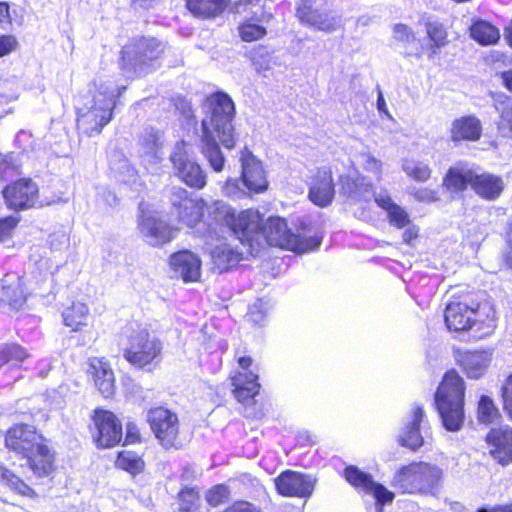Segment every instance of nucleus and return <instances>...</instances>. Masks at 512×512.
Returning <instances> with one entry per match:
<instances>
[{"mask_svg": "<svg viewBox=\"0 0 512 512\" xmlns=\"http://www.w3.org/2000/svg\"><path fill=\"white\" fill-rule=\"evenodd\" d=\"M17 170V157L13 152L0 156V181L14 176Z\"/></svg>", "mask_w": 512, "mask_h": 512, "instance_id": "obj_56", "label": "nucleus"}, {"mask_svg": "<svg viewBox=\"0 0 512 512\" xmlns=\"http://www.w3.org/2000/svg\"><path fill=\"white\" fill-rule=\"evenodd\" d=\"M486 441L491 447L490 454L502 466L512 463V428L502 426L491 429L486 435Z\"/></svg>", "mask_w": 512, "mask_h": 512, "instance_id": "obj_20", "label": "nucleus"}, {"mask_svg": "<svg viewBox=\"0 0 512 512\" xmlns=\"http://www.w3.org/2000/svg\"><path fill=\"white\" fill-rule=\"evenodd\" d=\"M321 242L322 238L318 236L303 237L293 233L288 229L285 219L281 217H269L264 223L262 215L258 212L256 227L247 229L244 245L253 250L265 243L303 254L317 250Z\"/></svg>", "mask_w": 512, "mask_h": 512, "instance_id": "obj_2", "label": "nucleus"}, {"mask_svg": "<svg viewBox=\"0 0 512 512\" xmlns=\"http://www.w3.org/2000/svg\"><path fill=\"white\" fill-rule=\"evenodd\" d=\"M239 15H243L244 22L239 26V34L243 41L252 42L263 38L266 34V28L257 23H261L260 21L250 20L247 18L249 16V10L245 13H238Z\"/></svg>", "mask_w": 512, "mask_h": 512, "instance_id": "obj_48", "label": "nucleus"}, {"mask_svg": "<svg viewBox=\"0 0 512 512\" xmlns=\"http://www.w3.org/2000/svg\"><path fill=\"white\" fill-rule=\"evenodd\" d=\"M469 30L471 38L484 46L495 44L500 38L498 28L482 19L475 20Z\"/></svg>", "mask_w": 512, "mask_h": 512, "instance_id": "obj_44", "label": "nucleus"}, {"mask_svg": "<svg viewBox=\"0 0 512 512\" xmlns=\"http://www.w3.org/2000/svg\"><path fill=\"white\" fill-rule=\"evenodd\" d=\"M231 0H186L187 9L201 19H213L221 15Z\"/></svg>", "mask_w": 512, "mask_h": 512, "instance_id": "obj_36", "label": "nucleus"}, {"mask_svg": "<svg viewBox=\"0 0 512 512\" xmlns=\"http://www.w3.org/2000/svg\"><path fill=\"white\" fill-rule=\"evenodd\" d=\"M423 46L417 38L413 39V42L405 44L403 46V56L404 57H415L420 59L422 57Z\"/></svg>", "mask_w": 512, "mask_h": 512, "instance_id": "obj_62", "label": "nucleus"}, {"mask_svg": "<svg viewBox=\"0 0 512 512\" xmlns=\"http://www.w3.org/2000/svg\"><path fill=\"white\" fill-rule=\"evenodd\" d=\"M93 380L99 392L105 398L111 397L115 392V378L112 369L101 361L91 364Z\"/></svg>", "mask_w": 512, "mask_h": 512, "instance_id": "obj_39", "label": "nucleus"}, {"mask_svg": "<svg viewBox=\"0 0 512 512\" xmlns=\"http://www.w3.org/2000/svg\"><path fill=\"white\" fill-rule=\"evenodd\" d=\"M274 482L277 492L284 497L308 498L314 491L316 479L309 474L285 470L274 479Z\"/></svg>", "mask_w": 512, "mask_h": 512, "instance_id": "obj_14", "label": "nucleus"}, {"mask_svg": "<svg viewBox=\"0 0 512 512\" xmlns=\"http://www.w3.org/2000/svg\"><path fill=\"white\" fill-rule=\"evenodd\" d=\"M230 495L229 487L225 484L213 486L206 492L205 499L209 505L216 507L228 500Z\"/></svg>", "mask_w": 512, "mask_h": 512, "instance_id": "obj_55", "label": "nucleus"}, {"mask_svg": "<svg viewBox=\"0 0 512 512\" xmlns=\"http://www.w3.org/2000/svg\"><path fill=\"white\" fill-rule=\"evenodd\" d=\"M38 187L31 179H21L6 186L3 196L8 208L20 211L36 203Z\"/></svg>", "mask_w": 512, "mask_h": 512, "instance_id": "obj_19", "label": "nucleus"}, {"mask_svg": "<svg viewBox=\"0 0 512 512\" xmlns=\"http://www.w3.org/2000/svg\"><path fill=\"white\" fill-rule=\"evenodd\" d=\"M476 171L465 166H453L448 169L443 185L450 191L462 192L468 186L472 188Z\"/></svg>", "mask_w": 512, "mask_h": 512, "instance_id": "obj_35", "label": "nucleus"}, {"mask_svg": "<svg viewBox=\"0 0 512 512\" xmlns=\"http://www.w3.org/2000/svg\"><path fill=\"white\" fill-rule=\"evenodd\" d=\"M205 205L202 199L185 200L182 209L176 212L179 222L190 228L197 226L204 217Z\"/></svg>", "mask_w": 512, "mask_h": 512, "instance_id": "obj_42", "label": "nucleus"}, {"mask_svg": "<svg viewBox=\"0 0 512 512\" xmlns=\"http://www.w3.org/2000/svg\"><path fill=\"white\" fill-rule=\"evenodd\" d=\"M296 15L302 25L327 34L343 27L342 16L328 8L327 0H300Z\"/></svg>", "mask_w": 512, "mask_h": 512, "instance_id": "obj_10", "label": "nucleus"}, {"mask_svg": "<svg viewBox=\"0 0 512 512\" xmlns=\"http://www.w3.org/2000/svg\"><path fill=\"white\" fill-rule=\"evenodd\" d=\"M503 409L512 420V373L502 386Z\"/></svg>", "mask_w": 512, "mask_h": 512, "instance_id": "obj_59", "label": "nucleus"}, {"mask_svg": "<svg viewBox=\"0 0 512 512\" xmlns=\"http://www.w3.org/2000/svg\"><path fill=\"white\" fill-rule=\"evenodd\" d=\"M0 301L14 311L22 308L26 302V296L19 278L12 283H9L8 279L3 280L0 290Z\"/></svg>", "mask_w": 512, "mask_h": 512, "instance_id": "obj_40", "label": "nucleus"}, {"mask_svg": "<svg viewBox=\"0 0 512 512\" xmlns=\"http://www.w3.org/2000/svg\"><path fill=\"white\" fill-rule=\"evenodd\" d=\"M165 44L155 37L132 38L121 50L120 66L128 78L141 77L156 71Z\"/></svg>", "mask_w": 512, "mask_h": 512, "instance_id": "obj_6", "label": "nucleus"}, {"mask_svg": "<svg viewBox=\"0 0 512 512\" xmlns=\"http://www.w3.org/2000/svg\"><path fill=\"white\" fill-rule=\"evenodd\" d=\"M465 382L452 369L447 371L435 394L434 405L443 428L449 432L459 431L465 419Z\"/></svg>", "mask_w": 512, "mask_h": 512, "instance_id": "obj_4", "label": "nucleus"}, {"mask_svg": "<svg viewBox=\"0 0 512 512\" xmlns=\"http://www.w3.org/2000/svg\"><path fill=\"white\" fill-rule=\"evenodd\" d=\"M343 475L351 486L371 495L375 499V504H391L395 498L394 492L376 482L370 473L360 470L357 466H347Z\"/></svg>", "mask_w": 512, "mask_h": 512, "instance_id": "obj_13", "label": "nucleus"}, {"mask_svg": "<svg viewBox=\"0 0 512 512\" xmlns=\"http://www.w3.org/2000/svg\"><path fill=\"white\" fill-rule=\"evenodd\" d=\"M425 417L423 407L416 406L411 417L403 423L398 433V443L411 451H417L424 444V438L420 431V424Z\"/></svg>", "mask_w": 512, "mask_h": 512, "instance_id": "obj_25", "label": "nucleus"}, {"mask_svg": "<svg viewBox=\"0 0 512 512\" xmlns=\"http://www.w3.org/2000/svg\"><path fill=\"white\" fill-rule=\"evenodd\" d=\"M18 41L13 35L0 36V58L9 55L16 50Z\"/></svg>", "mask_w": 512, "mask_h": 512, "instance_id": "obj_60", "label": "nucleus"}, {"mask_svg": "<svg viewBox=\"0 0 512 512\" xmlns=\"http://www.w3.org/2000/svg\"><path fill=\"white\" fill-rule=\"evenodd\" d=\"M25 348L16 343L0 345V368L6 364L15 366L28 358Z\"/></svg>", "mask_w": 512, "mask_h": 512, "instance_id": "obj_49", "label": "nucleus"}, {"mask_svg": "<svg viewBox=\"0 0 512 512\" xmlns=\"http://www.w3.org/2000/svg\"><path fill=\"white\" fill-rule=\"evenodd\" d=\"M220 144L216 135L207 133L200 135V151L210 168L216 173L222 172L226 163Z\"/></svg>", "mask_w": 512, "mask_h": 512, "instance_id": "obj_32", "label": "nucleus"}, {"mask_svg": "<svg viewBox=\"0 0 512 512\" xmlns=\"http://www.w3.org/2000/svg\"><path fill=\"white\" fill-rule=\"evenodd\" d=\"M214 268L223 273L236 266L242 259V253L227 243L215 246L211 251Z\"/></svg>", "mask_w": 512, "mask_h": 512, "instance_id": "obj_37", "label": "nucleus"}, {"mask_svg": "<svg viewBox=\"0 0 512 512\" xmlns=\"http://www.w3.org/2000/svg\"><path fill=\"white\" fill-rule=\"evenodd\" d=\"M147 421L163 448L177 450L182 447L178 437L179 421L175 413L163 407L153 408L148 412Z\"/></svg>", "mask_w": 512, "mask_h": 512, "instance_id": "obj_11", "label": "nucleus"}, {"mask_svg": "<svg viewBox=\"0 0 512 512\" xmlns=\"http://www.w3.org/2000/svg\"><path fill=\"white\" fill-rule=\"evenodd\" d=\"M492 355L493 350L467 351L461 355L459 362L468 378L479 379L486 373Z\"/></svg>", "mask_w": 512, "mask_h": 512, "instance_id": "obj_27", "label": "nucleus"}, {"mask_svg": "<svg viewBox=\"0 0 512 512\" xmlns=\"http://www.w3.org/2000/svg\"><path fill=\"white\" fill-rule=\"evenodd\" d=\"M170 266L177 277L184 282L197 281L201 274L200 258L188 250L176 252L170 256Z\"/></svg>", "mask_w": 512, "mask_h": 512, "instance_id": "obj_26", "label": "nucleus"}, {"mask_svg": "<svg viewBox=\"0 0 512 512\" xmlns=\"http://www.w3.org/2000/svg\"><path fill=\"white\" fill-rule=\"evenodd\" d=\"M393 35L396 41L402 43L404 46L410 42H413V39L416 38L413 30L402 23H397L393 27Z\"/></svg>", "mask_w": 512, "mask_h": 512, "instance_id": "obj_57", "label": "nucleus"}, {"mask_svg": "<svg viewBox=\"0 0 512 512\" xmlns=\"http://www.w3.org/2000/svg\"><path fill=\"white\" fill-rule=\"evenodd\" d=\"M20 466L27 467L35 478L49 477L55 470V457L50 448L42 442L20 457Z\"/></svg>", "mask_w": 512, "mask_h": 512, "instance_id": "obj_17", "label": "nucleus"}, {"mask_svg": "<svg viewBox=\"0 0 512 512\" xmlns=\"http://www.w3.org/2000/svg\"><path fill=\"white\" fill-rule=\"evenodd\" d=\"M425 26L427 35L435 48H441L447 44V32L442 23L428 21Z\"/></svg>", "mask_w": 512, "mask_h": 512, "instance_id": "obj_54", "label": "nucleus"}, {"mask_svg": "<svg viewBox=\"0 0 512 512\" xmlns=\"http://www.w3.org/2000/svg\"><path fill=\"white\" fill-rule=\"evenodd\" d=\"M239 162L240 177L228 178L222 187V193L231 199L240 200L267 191L269 182L264 166L248 147L241 150Z\"/></svg>", "mask_w": 512, "mask_h": 512, "instance_id": "obj_7", "label": "nucleus"}, {"mask_svg": "<svg viewBox=\"0 0 512 512\" xmlns=\"http://www.w3.org/2000/svg\"><path fill=\"white\" fill-rule=\"evenodd\" d=\"M125 89L111 79L95 80L76 106L78 130L87 136L100 134L112 120L116 99Z\"/></svg>", "mask_w": 512, "mask_h": 512, "instance_id": "obj_1", "label": "nucleus"}, {"mask_svg": "<svg viewBox=\"0 0 512 512\" xmlns=\"http://www.w3.org/2000/svg\"><path fill=\"white\" fill-rule=\"evenodd\" d=\"M493 107L499 114L497 129L501 136L512 138V97L505 93L491 94Z\"/></svg>", "mask_w": 512, "mask_h": 512, "instance_id": "obj_34", "label": "nucleus"}, {"mask_svg": "<svg viewBox=\"0 0 512 512\" xmlns=\"http://www.w3.org/2000/svg\"><path fill=\"white\" fill-rule=\"evenodd\" d=\"M482 124L474 115L462 116L453 120L450 138L453 142L477 141L481 137Z\"/></svg>", "mask_w": 512, "mask_h": 512, "instance_id": "obj_30", "label": "nucleus"}, {"mask_svg": "<svg viewBox=\"0 0 512 512\" xmlns=\"http://www.w3.org/2000/svg\"><path fill=\"white\" fill-rule=\"evenodd\" d=\"M474 310L471 306V298L451 301L444 311V319L450 331L464 332L471 330V317Z\"/></svg>", "mask_w": 512, "mask_h": 512, "instance_id": "obj_23", "label": "nucleus"}, {"mask_svg": "<svg viewBox=\"0 0 512 512\" xmlns=\"http://www.w3.org/2000/svg\"><path fill=\"white\" fill-rule=\"evenodd\" d=\"M139 230L145 241L151 246H161L175 238L177 229H173L157 213L142 211Z\"/></svg>", "mask_w": 512, "mask_h": 512, "instance_id": "obj_15", "label": "nucleus"}, {"mask_svg": "<svg viewBox=\"0 0 512 512\" xmlns=\"http://www.w3.org/2000/svg\"><path fill=\"white\" fill-rule=\"evenodd\" d=\"M0 482L23 496L33 497L35 495L34 490L29 485L2 465H0Z\"/></svg>", "mask_w": 512, "mask_h": 512, "instance_id": "obj_47", "label": "nucleus"}, {"mask_svg": "<svg viewBox=\"0 0 512 512\" xmlns=\"http://www.w3.org/2000/svg\"><path fill=\"white\" fill-rule=\"evenodd\" d=\"M340 184L341 193L353 202H367L371 197L375 198V195L377 194L373 191L372 183L363 176L356 178L341 176Z\"/></svg>", "mask_w": 512, "mask_h": 512, "instance_id": "obj_29", "label": "nucleus"}, {"mask_svg": "<svg viewBox=\"0 0 512 512\" xmlns=\"http://www.w3.org/2000/svg\"><path fill=\"white\" fill-rule=\"evenodd\" d=\"M108 159L109 168L118 181L129 183L135 179L137 171L121 150L113 149L109 153Z\"/></svg>", "mask_w": 512, "mask_h": 512, "instance_id": "obj_38", "label": "nucleus"}, {"mask_svg": "<svg viewBox=\"0 0 512 512\" xmlns=\"http://www.w3.org/2000/svg\"><path fill=\"white\" fill-rule=\"evenodd\" d=\"M443 478V470L431 463L413 462L401 467L391 485L402 494L435 495Z\"/></svg>", "mask_w": 512, "mask_h": 512, "instance_id": "obj_8", "label": "nucleus"}, {"mask_svg": "<svg viewBox=\"0 0 512 512\" xmlns=\"http://www.w3.org/2000/svg\"><path fill=\"white\" fill-rule=\"evenodd\" d=\"M18 222L19 219L13 216L0 219V242L11 234Z\"/></svg>", "mask_w": 512, "mask_h": 512, "instance_id": "obj_61", "label": "nucleus"}, {"mask_svg": "<svg viewBox=\"0 0 512 512\" xmlns=\"http://www.w3.org/2000/svg\"><path fill=\"white\" fill-rule=\"evenodd\" d=\"M141 441V435L140 430L138 426L133 422H127L126 423V432H125V439L124 444H135L139 443Z\"/></svg>", "mask_w": 512, "mask_h": 512, "instance_id": "obj_64", "label": "nucleus"}, {"mask_svg": "<svg viewBox=\"0 0 512 512\" xmlns=\"http://www.w3.org/2000/svg\"><path fill=\"white\" fill-rule=\"evenodd\" d=\"M473 179L472 190L481 199L487 201L497 200L505 188L503 179L500 176L488 172L478 173L476 171L475 178Z\"/></svg>", "mask_w": 512, "mask_h": 512, "instance_id": "obj_28", "label": "nucleus"}, {"mask_svg": "<svg viewBox=\"0 0 512 512\" xmlns=\"http://www.w3.org/2000/svg\"><path fill=\"white\" fill-rule=\"evenodd\" d=\"M308 196L319 207L331 204L335 196V185L330 169L321 168L317 171L310 183Z\"/></svg>", "mask_w": 512, "mask_h": 512, "instance_id": "obj_24", "label": "nucleus"}, {"mask_svg": "<svg viewBox=\"0 0 512 512\" xmlns=\"http://www.w3.org/2000/svg\"><path fill=\"white\" fill-rule=\"evenodd\" d=\"M88 312L89 309L84 303L74 302L70 307L63 311V322L66 326L77 331L79 326L85 324Z\"/></svg>", "mask_w": 512, "mask_h": 512, "instance_id": "obj_46", "label": "nucleus"}, {"mask_svg": "<svg viewBox=\"0 0 512 512\" xmlns=\"http://www.w3.org/2000/svg\"><path fill=\"white\" fill-rule=\"evenodd\" d=\"M231 10L234 13H245L249 10L247 18L250 20L269 22L272 19V14L264 9V0H237L232 3Z\"/></svg>", "mask_w": 512, "mask_h": 512, "instance_id": "obj_43", "label": "nucleus"}, {"mask_svg": "<svg viewBox=\"0 0 512 512\" xmlns=\"http://www.w3.org/2000/svg\"><path fill=\"white\" fill-rule=\"evenodd\" d=\"M41 440L42 436L36 432L33 426L18 424L7 431L5 445L21 457Z\"/></svg>", "mask_w": 512, "mask_h": 512, "instance_id": "obj_22", "label": "nucleus"}, {"mask_svg": "<svg viewBox=\"0 0 512 512\" xmlns=\"http://www.w3.org/2000/svg\"><path fill=\"white\" fill-rule=\"evenodd\" d=\"M477 417L484 424L493 423L499 417V410L494 401L487 395H482L478 402Z\"/></svg>", "mask_w": 512, "mask_h": 512, "instance_id": "obj_51", "label": "nucleus"}, {"mask_svg": "<svg viewBox=\"0 0 512 512\" xmlns=\"http://www.w3.org/2000/svg\"><path fill=\"white\" fill-rule=\"evenodd\" d=\"M170 161L177 176L188 186L202 189L206 185L207 175L202 167L189 158L184 141L175 144Z\"/></svg>", "mask_w": 512, "mask_h": 512, "instance_id": "obj_12", "label": "nucleus"}, {"mask_svg": "<svg viewBox=\"0 0 512 512\" xmlns=\"http://www.w3.org/2000/svg\"><path fill=\"white\" fill-rule=\"evenodd\" d=\"M272 308L268 299H257L248 310V320L256 325H263L269 310Z\"/></svg>", "mask_w": 512, "mask_h": 512, "instance_id": "obj_53", "label": "nucleus"}, {"mask_svg": "<svg viewBox=\"0 0 512 512\" xmlns=\"http://www.w3.org/2000/svg\"><path fill=\"white\" fill-rule=\"evenodd\" d=\"M163 343L145 328H131L123 356L132 366L150 371L161 360Z\"/></svg>", "mask_w": 512, "mask_h": 512, "instance_id": "obj_9", "label": "nucleus"}, {"mask_svg": "<svg viewBox=\"0 0 512 512\" xmlns=\"http://www.w3.org/2000/svg\"><path fill=\"white\" fill-rule=\"evenodd\" d=\"M164 133L146 126L138 135L137 154L143 164L157 165L163 159Z\"/></svg>", "mask_w": 512, "mask_h": 512, "instance_id": "obj_18", "label": "nucleus"}, {"mask_svg": "<svg viewBox=\"0 0 512 512\" xmlns=\"http://www.w3.org/2000/svg\"><path fill=\"white\" fill-rule=\"evenodd\" d=\"M180 512H195L199 508V491L194 487H184L179 492Z\"/></svg>", "mask_w": 512, "mask_h": 512, "instance_id": "obj_52", "label": "nucleus"}, {"mask_svg": "<svg viewBox=\"0 0 512 512\" xmlns=\"http://www.w3.org/2000/svg\"><path fill=\"white\" fill-rule=\"evenodd\" d=\"M250 59L255 70L267 77V72L279 65V58L274 55V50L264 45H257L250 51Z\"/></svg>", "mask_w": 512, "mask_h": 512, "instance_id": "obj_41", "label": "nucleus"}, {"mask_svg": "<svg viewBox=\"0 0 512 512\" xmlns=\"http://www.w3.org/2000/svg\"><path fill=\"white\" fill-rule=\"evenodd\" d=\"M202 110L201 134L216 135L225 149H233L236 146L233 124L236 106L233 99L224 91H216L206 97Z\"/></svg>", "mask_w": 512, "mask_h": 512, "instance_id": "obj_3", "label": "nucleus"}, {"mask_svg": "<svg viewBox=\"0 0 512 512\" xmlns=\"http://www.w3.org/2000/svg\"><path fill=\"white\" fill-rule=\"evenodd\" d=\"M207 214L203 225L207 226V237L219 238L225 229L232 232L239 241L244 244L247 239V229L256 227L258 211L253 209L243 210L239 213L222 200H215L205 205Z\"/></svg>", "mask_w": 512, "mask_h": 512, "instance_id": "obj_5", "label": "nucleus"}, {"mask_svg": "<svg viewBox=\"0 0 512 512\" xmlns=\"http://www.w3.org/2000/svg\"><path fill=\"white\" fill-rule=\"evenodd\" d=\"M402 170L408 177L417 182L428 181L432 173V170L427 163L414 159L403 160Z\"/></svg>", "mask_w": 512, "mask_h": 512, "instance_id": "obj_50", "label": "nucleus"}, {"mask_svg": "<svg viewBox=\"0 0 512 512\" xmlns=\"http://www.w3.org/2000/svg\"><path fill=\"white\" fill-rule=\"evenodd\" d=\"M232 385L234 387V397L238 402L245 405L254 402V398L260 389L258 375L252 372L238 373L232 378Z\"/></svg>", "mask_w": 512, "mask_h": 512, "instance_id": "obj_31", "label": "nucleus"}, {"mask_svg": "<svg viewBox=\"0 0 512 512\" xmlns=\"http://www.w3.org/2000/svg\"><path fill=\"white\" fill-rule=\"evenodd\" d=\"M14 143L22 151H27L33 145L32 134L25 130H20L15 137Z\"/></svg>", "mask_w": 512, "mask_h": 512, "instance_id": "obj_63", "label": "nucleus"}, {"mask_svg": "<svg viewBox=\"0 0 512 512\" xmlns=\"http://www.w3.org/2000/svg\"><path fill=\"white\" fill-rule=\"evenodd\" d=\"M375 203L383 209L391 226L403 229L410 223L407 211L395 203L387 191H380L375 195Z\"/></svg>", "mask_w": 512, "mask_h": 512, "instance_id": "obj_33", "label": "nucleus"}, {"mask_svg": "<svg viewBox=\"0 0 512 512\" xmlns=\"http://www.w3.org/2000/svg\"><path fill=\"white\" fill-rule=\"evenodd\" d=\"M185 200H193V198L189 197L187 190L181 187H173L171 189L170 202L175 213L182 209Z\"/></svg>", "mask_w": 512, "mask_h": 512, "instance_id": "obj_58", "label": "nucleus"}, {"mask_svg": "<svg viewBox=\"0 0 512 512\" xmlns=\"http://www.w3.org/2000/svg\"><path fill=\"white\" fill-rule=\"evenodd\" d=\"M471 306L474 310L471 321V330L474 337L484 338L491 335L496 328V313L491 302L476 301L471 298Z\"/></svg>", "mask_w": 512, "mask_h": 512, "instance_id": "obj_21", "label": "nucleus"}, {"mask_svg": "<svg viewBox=\"0 0 512 512\" xmlns=\"http://www.w3.org/2000/svg\"><path fill=\"white\" fill-rule=\"evenodd\" d=\"M115 463L118 468L132 475L141 473L145 467L142 457L138 453L130 450L120 451Z\"/></svg>", "mask_w": 512, "mask_h": 512, "instance_id": "obj_45", "label": "nucleus"}, {"mask_svg": "<svg viewBox=\"0 0 512 512\" xmlns=\"http://www.w3.org/2000/svg\"><path fill=\"white\" fill-rule=\"evenodd\" d=\"M93 422L97 431L94 437L99 447L110 448L121 441L122 426L114 413L97 409L93 415Z\"/></svg>", "mask_w": 512, "mask_h": 512, "instance_id": "obj_16", "label": "nucleus"}]
</instances>
